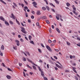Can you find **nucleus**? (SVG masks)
Returning a JSON list of instances; mask_svg holds the SVG:
<instances>
[{"mask_svg": "<svg viewBox=\"0 0 80 80\" xmlns=\"http://www.w3.org/2000/svg\"><path fill=\"white\" fill-rule=\"evenodd\" d=\"M21 30V31L22 33H25V34H26L27 33V32L25 31V28L23 27H20Z\"/></svg>", "mask_w": 80, "mask_h": 80, "instance_id": "obj_1", "label": "nucleus"}, {"mask_svg": "<svg viewBox=\"0 0 80 80\" xmlns=\"http://www.w3.org/2000/svg\"><path fill=\"white\" fill-rule=\"evenodd\" d=\"M46 48H47V49H48V50H49V52H52V49H51V48H50V47L49 46H47Z\"/></svg>", "mask_w": 80, "mask_h": 80, "instance_id": "obj_2", "label": "nucleus"}, {"mask_svg": "<svg viewBox=\"0 0 80 80\" xmlns=\"http://www.w3.org/2000/svg\"><path fill=\"white\" fill-rule=\"evenodd\" d=\"M32 4H33V6H34V7H35V8H37V3L36 2H33L32 3Z\"/></svg>", "mask_w": 80, "mask_h": 80, "instance_id": "obj_3", "label": "nucleus"}, {"mask_svg": "<svg viewBox=\"0 0 80 80\" xmlns=\"http://www.w3.org/2000/svg\"><path fill=\"white\" fill-rule=\"evenodd\" d=\"M72 67V70H73V71H74V72L76 73H77V72L76 70H75L76 69V68H74L73 67Z\"/></svg>", "mask_w": 80, "mask_h": 80, "instance_id": "obj_4", "label": "nucleus"}, {"mask_svg": "<svg viewBox=\"0 0 80 80\" xmlns=\"http://www.w3.org/2000/svg\"><path fill=\"white\" fill-rule=\"evenodd\" d=\"M28 7H27V6H25L24 7V9H23V10L25 12H26L27 11H26V10H28Z\"/></svg>", "mask_w": 80, "mask_h": 80, "instance_id": "obj_5", "label": "nucleus"}, {"mask_svg": "<svg viewBox=\"0 0 80 80\" xmlns=\"http://www.w3.org/2000/svg\"><path fill=\"white\" fill-rule=\"evenodd\" d=\"M0 19L1 20H2V21H5V18H4L2 16L0 17Z\"/></svg>", "mask_w": 80, "mask_h": 80, "instance_id": "obj_6", "label": "nucleus"}, {"mask_svg": "<svg viewBox=\"0 0 80 80\" xmlns=\"http://www.w3.org/2000/svg\"><path fill=\"white\" fill-rule=\"evenodd\" d=\"M28 61L29 62H30L31 63H32L33 65H35V66H36V67H37V65L35 64V63H33V62H32V61H31L29 60Z\"/></svg>", "mask_w": 80, "mask_h": 80, "instance_id": "obj_7", "label": "nucleus"}, {"mask_svg": "<svg viewBox=\"0 0 80 80\" xmlns=\"http://www.w3.org/2000/svg\"><path fill=\"white\" fill-rule=\"evenodd\" d=\"M5 23L6 25H8V26H9V23L8 22H7L6 21H5Z\"/></svg>", "mask_w": 80, "mask_h": 80, "instance_id": "obj_8", "label": "nucleus"}, {"mask_svg": "<svg viewBox=\"0 0 80 80\" xmlns=\"http://www.w3.org/2000/svg\"><path fill=\"white\" fill-rule=\"evenodd\" d=\"M12 17V18L14 19V20H15V16H14V15L13 13L11 14Z\"/></svg>", "mask_w": 80, "mask_h": 80, "instance_id": "obj_9", "label": "nucleus"}, {"mask_svg": "<svg viewBox=\"0 0 80 80\" xmlns=\"http://www.w3.org/2000/svg\"><path fill=\"white\" fill-rule=\"evenodd\" d=\"M41 75L43 77H45V75H44V73H43V72L42 71L41 72Z\"/></svg>", "mask_w": 80, "mask_h": 80, "instance_id": "obj_10", "label": "nucleus"}, {"mask_svg": "<svg viewBox=\"0 0 80 80\" xmlns=\"http://www.w3.org/2000/svg\"><path fill=\"white\" fill-rule=\"evenodd\" d=\"M6 77L8 79H10L11 78V76H9V75H7L6 76Z\"/></svg>", "mask_w": 80, "mask_h": 80, "instance_id": "obj_11", "label": "nucleus"}, {"mask_svg": "<svg viewBox=\"0 0 80 80\" xmlns=\"http://www.w3.org/2000/svg\"><path fill=\"white\" fill-rule=\"evenodd\" d=\"M41 18H42V19H47V18L45 16L41 17Z\"/></svg>", "mask_w": 80, "mask_h": 80, "instance_id": "obj_12", "label": "nucleus"}, {"mask_svg": "<svg viewBox=\"0 0 80 80\" xmlns=\"http://www.w3.org/2000/svg\"><path fill=\"white\" fill-rule=\"evenodd\" d=\"M54 1L55 2H56V3H57V4H58H58H59V2H58V1H57V0H54Z\"/></svg>", "mask_w": 80, "mask_h": 80, "instance_id": "obj_13", "label": "nucleus"}, {"mask_svg": "<svg viewBox=\"0 0 80 80\" xmlns=\"http://www.w3.org/2000/svg\"><path fill=\"white\" fill-rule=\"evenodd\" d=\"M38 67V69H39V70L40 71V72H43V71H42V70L41 69V68H40V67Z\"/></svg>", "mask_w": 80, "mask_h": 80, "instance_id": "obj_14", "label": "nucleus"}, {"mask_svg": "<svg viewBox=\"0 0 80 80\" xmlns=\"http://www.w3.org/2000/svg\"><path fill=\"white\" fill-rule=\"evenodd\" d=\"M1 49L3 50H4V46L3 45H2L1 47Z\"/></svg>", "mask_w": 80, "mask_h": 80, "instance_id": "obj_15", "label": "nucleus"}, {"mask_svg": "<svg viewBox=\"0 0 80 80\" xmlns=\"http://www.w3.org/2000/svg\"><path fill=\"white\" fill-rule=\"evenodd\" d=\"M37 15H40V14H41V13H40V11H38L37 12Z\"/></svg>", "mask_w": 80, "mask_h": 80, "instance_id": "obj_16", "label": "nucleus"}, {"mask_svg": "<svg viewBox=\"0 0 80 80\" xmlns=\"http://www.w3.org/2000/svg\"><path fill=\"white\" fill-rule=\"evenodd\" d=\"M50 5H51V6H52L53 7H55V6L54 5H53L52 3H49Z\"/></svg>", "mask_w": 80, "mask_h": 80, "instance_id": "obj_17", "label": "nucleus"}, {"mask_svg": "<svg viewBox=\"0 0 80 80\" xmlns=\"http://www.w3.org/2000/svg\"><path fill=\"white\" fill-rule=\"evenodd\" d=\"M73 12L74 13V14H75L76 15H78V13L76 12H75V11H73Z\"/></svg>", "mask_w": 80, "mask_h": 80, "instance_id": "obj_18", "label": "nucleus"}, {"mask_svg": "<svg viewBox=\"0 0 80 80\" xmlns=\"http://www.w3.org/2000/svg\"><path fill=\"white\" fill-rule=\"evenodd\" d=\"M27 67H28V68H30L31 70H32V67H30V66H29V65H27Z\"/></svg>", "mask_w": 80, "mask_h": 80, "instance_id": "obj_19", "label": "nucleus"}, {"mask_svg": "<svg viewBox=\"0 0 80 80\" xmlns=\"http://www.w3.org/2000/svg\"><path fill=\"white\" fill-rule=\"evenodd\" d=\"M18 62V61L17 60H14V64H17V63Z\"/></svg>", "mask_w": 80, "mask_h": 80, "instance_id": "obj_20", "label": "nucleus"}, {"mask_svg": "<svg viewBox=\"0 0 80 80\" xmlns=\"http://www.w3.org/2000/svg\"><path fill=\"white\" fill-rule=\"evenodd\" d=\"M56 30L57 32H58L59 33H60V30L58 28H56Z\"/></svg>", "mask_w": 80, "mask_h": 80, "instance_id": "obj_21", "label": "nucleus"}, {"mask_svg": "<svg viewBox=\"0 0 80 80\" xmlns=\"http://www.w3.org/2000/svg\"><path fill=\"white\" fill-rule=\"evenodd\" d=\"M30 43H32V44H33V45H34V42H33V41H30Z\"/></svg>", "mask_w": 80, "mask_h": 80, "instance_id": "obj_22", "label": "nucleus"}, {"mask_svg": "<svg viewBox=\"0 0 80 80\" xmlns=\"http://www.w3.org/2000/svg\"><path fill=\"white\" fill-rule=\"evenodd\" d=\"M48 43H52V41L50 39L48 40Z\"/></svg>", "mask_w": 80, "mask_h": 80, "instance_id": "obj_23", "label": "nucleus"}, {"mask_svg": "<svg viewBox=\"0 0 80 80\" xmlns=\"http://www.w3.org/2000/svg\"><path fill=\"white\" fill-rule=\"evenodd\" d=\"M46 8L48 10H50V8H49V7H48V6H46Z\"/></svg>", "mask_w": 80, "mask_h": 80, "instance_id": "obj_24", "label": "nucleus"}, {"mask_svg": "<svg viewBox=\"0 0 80 80\" xmlns=\"http://www.w3.org/2000/svg\"><path fill=\"white\" fill-rule=\"evenodd\" d=\"M42 10H46V8L42 7Z\"/></svg>", "mask_w": 80, "mask_h": 80, "instance_id": "obj_25", "label": "nucleus"}, {"mask_svg": "<svg viewBox=\"0 0 80 80\" xmlns=\"http://www.w3.org/2000/svg\"><path fill=\"white\" fill-rule=\"evenodd\" d=\"M66 5L67 7H68L69 6H70V4L68 2H67L66 3Z\"/></svg>", "mask_w": 80, "mask_h": 80, "instance_id": "obj_26", "label": "nucleus"}, {"mask_svg": "<svg viewBox=\"0 0 80 80\" xmlns=\"http://www.w3.org/2000/svg\"><path fill=\"white\" fill-rule=\"evenodd\" d=\"M16 22H17V23H18V25H20V22H18V21L17 20V19H16Z\"/></svg>", "mask_w": 80, "mask_h": 80, "instance_id": "obj_27", "label": "nucleus"}, {"mask_svg": "<svg viewBox=\"0 0 80 80\" xmlns=\"http://www.w3.org/2000/svg\"><path fill=\"white\" fill-rule=\"evenodd\" d=\"M9 23L11 25H13V22H12V21H9Z\"/></svg>", "mask_w": 80, "mask_h": 80, "instance_id": "obj_28", "label": "nucleus"}, {"mask_svg": "<svg viewBox=\"0 0 80 80\" xmlns=\"http://www.w3.org/2000/svg\"><path fill=\"white\" fill-rule=\"evenodd\" d=\"M46 23H48V24H50V22H49V21H48V20H46Z\"/></svg>", "mask_w": 80, "mask_h": 80, "instance_id": "obj_29", "label": "nucleus"}, {"mask_svg": "<svg viewBox=\"0 0 80 80\" xmlns=\"http://www.w3.org/2000/svg\"><path fill=\"white\" fill-rule=\"evenodd\" d=\"M21 25H22V26H23V27H24V26H25V27H26V24H23V23L21 22Z\"/></svg>", "mask_w": 80, "mask_h": 80, "instance_id": "obj_30", "label": "nucleus"}, {"mask_svg": "<svg viewBox=\"0 0 80 80\" xmlns=\"http://www.w3.org/2000/svg\"><path fill=\"white\" fill-rule=\"evenodd\" d=\"M29 38L30 40H31V39H32V36H29Z\"/></svg>", "mask_w": 80, "mask_h": 80, "instance_id": "obj_31", "label": "nucleus"}, {"mask_svg": "<svg viewBox=\"0 0 80 80\" xmlns=\"http://www.w3.org/2000/svg\"><path fill=\"white\" fill-rule=\"evenodd\" d=\"M44 78V80H48V79H47V78L46 77H43Z\"/></svg>", "mask_w": 80, "mask_h": 80, "instance_id": "obj_32", "label": "nucleus"}, {"mask_svg": "<svg viewBox=\"0 0 80 80\" xmlns=\"http://www.w3.org/2000/svg\"><path fill=\"white\" fill-rule=\"evenodd\" d=\"M38 50L39 53H42V51L40 49H38Z\"/></svg>", "mask_w": 80, "mask_h": 80, "instance_id": "obj_33", "label": "nucleus"}, {"mask_svg": "<svg viewBox=\"0 0 80 80\" xmlns=\"http://www.w3.org/2000/svg\"><path fill=\"white\" fill-rule=\"evenodd\" d=\"M26 53L29 56H30V53H29V52H26Z\"/></svg>", "mask_w": 80, "mask_h": 80, "instance_id": "obj_34", "label": "nucleus"}, {"mask_svg": "<svg viewBox=\"0 0 80 80\" xmlns=\"http://www.w3.org/2000/svg\"><path fill=\"white\" fill-rule=\"evenodd\" d=\"M32 67H33V68L34 70H36V68L35 66H33Z\"/></svg>", "mask_w": 80, "mask_h": 80, "instance_id": "obj_35", "label": "nucleus"}, {"mask_svg": "<svg viewBox=\"0 0 80 80\" xmlns=\"http://www.w3.org/2000/svg\"><path fill=\"white\" fill-rule=\"evenodd\" d=\"M41 45L42 47H43V48H45V46H44V45H43V44L41 43Z\"/></svg>", "mask_w": 80, "mask_h": 80, "instance_id": "obj_36", "label": "nucleus"}, {"mask_svg": "<svg viewBox=\"0 0 80 80\" xmlns=\"http://www.w3.org/2000/svg\"><path fill=\"white\" fill-rule=\"evenodd\" d=\"M67 44L68 45H70V43L68 42H67Z\"/></svg>", "mask_w": 80, "mask_h": 80, "instance_id": "obj_37", "label": "nucleus"}, {"mask_svg": "<svg viewBox=\"0 0 80 80\" xmlns=\"http://www.w3.org/2000/svg\"><path fill=\"white\" fill-rule=\"evenodd\" d=\"M13 4H14V6L15 7H17V5L16 4V3H15V2H13Z\"/></svg>", "mask_w": 80, "mask_h": 80, "instance_id": "obj_38", "label": "nucleus"}, {"mask_svg": "<svg viewBox=\"0 0 80 80\" xmlns=\"http://www.w3.org/2000/svg\"><path fill=\"white\" fill-rule=\"evenodd\" d=\"M8 70L9 71H12V70H11V69H10V68H7Z\"/></svg>", "mask_w": 80, "mask_h": 80, "instance_id": "obj_39", "label": "nucleus"}, {"mask_svg": "<svg viewBox=\"0 0 80 80\" xmlns=\"http://www.w3.org/2000/svg\"><path fill=\"white\" fill-rule=\"evenodd\" d=\"M21 5L22 7V8H23V7H24V4H23V3L21 4Z\"/></svg>", "mask_w": 80, "mask_h": 80, "instance_id": "obj_40", "label": "nucleus"}, {"mask_svg": "<svg viewBox=\"0 0 80 80\" xmlns=\"http://www.w3.org/2000/svg\"><path fill=\"white\" fill-rule=\"evenodd\" d=\"M31 18L32 19H33L34 18V16L32 15L31 16Z\"/></svg>", "mask_w": 80, "mask_h": 80, "instance_id": "obj_41", "label": "nucleus"}, {"mask_svg": "<svg viewBox=\"0 0 80 80\" xmlns=\"http://www.w3.org/2000/svg\"><path fill=\"white\" fill-rule=\"evenodd\" d=\"M20 40L21 42H23V39H22V38H21L20 39Z\"/></svg>", "mask_w": 80, "mask_h": 80, "instance_id": "obj_42", "label": "nucleus"}, {"mask_svg": "<svg viewBox=\"0 0 80 80\" xmlns=\"http://www.w3.org/2000/svg\"><path fill=\"white\" fill-rule=\"evenodd\" d=\"M19 65L20 67H22V63H19Z\"/></svg>", "mask_w": 80, "mask_h": 80, "instance_id": "obj_43", "label": "nucleus"}, {"mask_svg": "<svg viewBox=\"0 0 80 80\" xmlns=\"http://www.w3.org/2000/svg\"><path fill=\"white\" fill-rule=\"evenodd\" d=\"M15 42H16V43H19V41L18 40H16Z\"/></svg>", "mask_w": 80, "mask_h": 80, "instance_id": "obj_44", "label": "nucleus"}, {"mask_svg": "<svg viewBox=\"0 0 80 80\" xmlns=\"http://www.w3.org/2000/svg\"><path fill=\"white\" fill-rule=\"evenodd\" d=\"M2 67H5V64H4V63H2Z\"/></svg>", "mask_w": 80, "mask_h": 80, "instance_id": "obj_45", "label": "nucleus"}, {"mask_svg": "<svg viewBox=\"0 0 80 80\" xmlns=\"http://www.w3.org/2000/svg\"><path fill=\"white\" fill-rule=\"evenodd\" d=\"M25 15H26V17H28V14H27V13H25Z\"/></svg>", "mask_w": 80, "mask_h": 80, "instance_id": "obj_46", "label": "nucleus"}, {"mask_svg": "<svg viewBox=\"0 0 80 80\" xmlns=\"http://www.w3.org/2000/svg\"><path fill=\"white\" fill-rule=\"evenodd\" d=\"M54 50H55V51H56V52H58L59 50L58 49H54Z\"/></svg>", "mask_w": 80, "mask_h": 80, "instance_id": "obj_47", "label": "nucleus"}, {"mask_svg": "<svg viewBox=\"0 0 80 80\" xmlns=\"http://www.w3.org/2000/svg\"><path fill=\"white\" fill-rule=\"evenodd\" d=\"M54 45H55V44L54 43H52L51 44V46L52 47L54 46Z\"/></svg>", "mask_w": 80, "mask_h": 80, "instance_id": "obj_48", "label": "nucleus"}, {"mask_svg": "<svg viewBox=\"0 0 80 80\" xmlns=\"http://www.w3.org/2000/svg\"><path fill=\"white\" fill-rule=\"evenodd\" d=\"M54 58H55L56 60H57L58 59L57 57L55 56H54Z\"/></svg>", "mask_w": 80, "mask_h": 80, "instance_id": "obj_49", "label": "nucleus"}, {"mask_svg": "<svg viewBox=\"0 0 80 80\" xmlns=\"http://www.w3.org/2000/svg\"><path fill=\"white\" fill-rule=\"evenodd\" d=\"M73 9L74 10V11H77V9H76V8H73Z\"/></svg>", "mask_w": 80, "mask_h": 80, "instance_id": "obj_50", "label": "nucleus"}, {"mask_svg": "<svg viewBox=\"0 0 80 80\" xmlns=\"http://www.w3.org/2000/svg\"><path fill=\"white\" fill-rule=\"evenodd\" d=\"M24 2H25V3H26V5H28V3L27 2H26L25 0H24Z\"/></svg>", "mask_w": 80, "mask_h": 80, "instance_id": "obj_51", "label": "nucleus"}, {"mask_svg": "<svg viewBox=\"0 0 80 80\" xmlns=\"http://www.w3.org/2000/svg\"><path fill=\"white\" fill-rule=\"evenodd\" d=\"M56 40H53V43H56Z\"/></svg>", "mask_w": 80, "mask_h": 80, "instance_id": "obj_52", "label": "nucleus"}, {"mask_svg": "<svg viewBox=\"0 0 80 80\" xmlns=\"http://www.w3.org/2000/svg\"><path fill=\"white\" fill-rule=\"evenodd\" d=\"M56 18L57 20H59V17H57V16H56Z\"/></svg>", "mask_w": 80, "mask_h": 80, "instance_id": "obj_53", "label": "nucleus"}, {"mask_svg": "<svg viewBox=\"0 0 80 80\" xmlns=\"http://www.w3.org/2000/svg\"><path fill=\"white\" fill-rule=\"evenodd\" d=\"M23 73L24 77H26V75H25V72H23Z\"/></svg>", "mask_w": 80, "mask_h": 80, "instance_id": "obj_54", "label": "nucleus"}, {"mask_svg": "<svg viewBox=\"0 0 80 80\" xmlns=\"http://www.w3.org/2000/svg\"><path fill=\"white\" fill-rule=\"evenodd\" d=\"M13 48L14 50H17V49L14 46L13 47Z\"/></svg>", "mask_w": 80, "mask_h": 80, "instance_id": "obj_55", "label": "nucleus"}, {"mask_svg": "<svg viewBox=\"0 0 80 80\" xmlns=\"http://www.w3.org/2000/svg\"><path fill=\"white\" fill-rule=\"evenodd\" d=\"M17 46H19V45H20V43H19V42H18L17 43Z\"/></svg>", "mask_w": 80, "mask_h": 80, "instance_id": "obj_56", "label": "nucleus"}, {"mask_svg": "<svg viewBox=\"0 0 80 80\" xmlns=\"http://www.w3.org/2000/svg\"><path fill=\"white\" fill-rule=\"evenodd\" d=\"M75 78L77 80H78V77H77V76L75 77Z\"/></svg>", "mask_w": 80, "mask_h": 80, "instance_id": "obj_57", "label": "nucleus"}, {"mask_svg": "<svg viewBox=\"0 0 80 80\" xmlns=\"http://www.w3.org/2000/svg\"><path fill=\"white\" fill-rule=\"evenodd\" d=\"M28 22H29V23H31V20L30 19H28Z\"/></svg>", "mask_w": 80, "mask_h": 80, "instance_id": "obj_58", "label": "nucleus"}, {"mask_svg": "<svg viewBox=\"0 0 80 80\" xmlns=\"http://www.w3.org/2000/svg\"><path fill=\"white\" fill-rule=\"evenodd\" d=\"M36 25H37V26H38V25H39V23L37 22L36 23Z\"/></svg>", "mask_w": 80, "mask_h": 80, "instance_id": "obj_59", "label": "nucleus"}, {"mask_svg": "<svg viewBox=\"0 0 80 80\" xmlns=\"http://www.w3.org/2000/svg\"><path fill=\"white\" fill-rule=\"evenodd\" d=\"M52 28H53V29H54V27L53 25H52Z\"/></svg>", "mask_w": 80, "mask_h": 80, "instance_id": "obj_60", "label": "nucleus"}, {"mask_svg": "<svg viewBox=\"0 0 80 80\" xmlns=\"http://www.w3.org/2000/svg\"><path fill=\"white\" fill-rule=\"evenodd\" d=\"M70 58H71L72 59V58H73V56L72 55H70Z\"/></svg>", "mask_w": 80, "mask_h": 80, "instance_id": "obj_61", "label": "nucleus"}, {"mask_svg": "<svg viewBox=\"0 0 80 80\" xmlns=\"http://www.w3.org/2000/svg\"><path fill=\"white\" fill-rule=\"evenodd\" d=\"M72 64L73 65H74V66H76V63H73Z\"/></svg>", "mask_w": 80, "mask_h": 80, "instance_id": "obj_62", "label": "nucleus"}, {"mask_svg": "<svg viewBox=\"0 0 80 80\" xmlns=\"http://www.w3.org/2000/svg\"><path fill=\"white\" fill-rule=\"evenodd\" d=\"M32 14H33L34 15L35 14V12H34V11H32Z\"/></svg>", "mask_w": 80, "mask_h": 80, "instance_id": "obj_63", "label": "nucleus"}, {"mask_svg": "<svg viewBox=\"0 0 80 80\" xmlns=\"http://www.w3.org/2000/svg\"><path fill=\"white\" fill-rule=\"evenodd\" d=\"M0 55L1 56H3V53H2V52H0Z\"/></svg>", "mask_w": 80, "mask_h": 80, "instance_id": "obj_64", "label": "nucleus"}]
</instances>
